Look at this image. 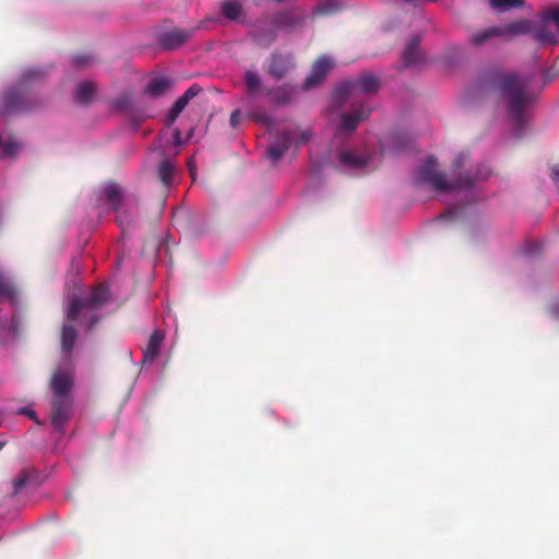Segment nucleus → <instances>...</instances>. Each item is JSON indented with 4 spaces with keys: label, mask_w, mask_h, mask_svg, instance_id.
<instances>
[{
    "label": "nucleus",
    "mask_w": 559,
    "mask_h": 559,
    "mask_svg": "<svg viewBox=\"0 0 559 559\" xmlns=\"http://www.w3.org/2000/svg\"><path fill=\"white\" fill-rule=\"evenodd\" d=\"M524 2V0H489L490 7L499 12H506L514 8H522Z\"/></svg>",
    "instance_id": "obj_26"
},
{
    "label": "nucleus",
    "mask_w": 559,
    "mask_h": 559,
    "mask_svg": "<svg viewBox=\"0 0 559 559\" xmlns=\"http://www.w3.org/2000/svg\"><path fill=\"white\" fill-rule=\"evenodd\" d=\"M294 68L293 57L290 55L271 53L266 60L265 71L273 80L284 79Z\"/></svg>",
    "instance_id": "obj_7"
},
{
    "label": "nucleus",
    "mask_w": 559,
    "mask_h": 559,
    "mask_svg": "<svg viewBox=\"0 0 559 559\" xmlns=\"http://www.w3.org/2000/svg\"><path fill=\"white\" fill-rule=\"evenodd\" d=\"M489 174L487 166L471 168L468 156L465 154H460L453 162V178L450 181L439 171L437 159L433 156L427 157L416 171L417 180L430 186L437 192L472 187L478 180L486 179Z\"/></svg>",
    "instance_id": "obj_1"
},
{
    "label": "nucleus",
    "mask_w": 559,
    "mask_h": 559,
    "mask_svg": "<svg viewBox=\"0 0 559 559\" xmlns=\"http://www.w3.org/2000/svg\"><path fill=\"white\" fill-rule=\"evenodd\" d=\"M251 117L259 121V122H262V123H265V124H269L270 123V118L264 116V115H259V114H252Z\"/></svg>",
    "instance_id": "obj_37"
},
{
    "label": "nucleus",
    "mask_w": 559,
    "mask_h": 559,
    "mask_svg": "<svg viewBox=\"0 0 559 559\" xmlns=\"http://www.w3.org/2000/svg\"><path fill=\"white\" fill-rule=\"evenodd\" d=\"M492 37H499L497 26H492V27H489V28H486L478 33L473 34L469 37V41L474 46L478 47V46H481L483 44H485L487 40H489Z\"/></svg>",
    "instance_id": "obj_24"
},
{
    "label": "nucleus",
    "mask_w": 559,
    "mask_h": 559,
    "mask_svg": "<svg viewBox=\"0 0 559 559\" xmlns=\"http://www.w3.org/2000/svg\"><path fill=\"white\" fill-rule=\"evenodd\" d=\"M536 38L539 41H543V43H550V44L556 43L555 36L552 34H549V33L545 32V31L537 32L536 33Z\"/></svg>",
    "instance_id": "obj_33"
},
{
    "label": "nucleus",
    "mask_w": 559,
    "mask_h": 559,
    "mask_svg": "<svg viewBox=\"0 0 559 559\" xmlns=\"http://www.w3.org/2000/svg\"><path fill=\"white\" fill-rule=\"evenodd\" d=\"M546 19L548 21H551L554 22L555 26L557 27L558 32H559V9H551L547 12L546 14Z\"/></svg>",
    "instance_id": "obj_34"
},
{
    "label": "nucleus",
    "mask_w": 559,
    "mask_h": 559,
    "mask_svg": "<svg viewBox=\"0 0 559 559\" xmlns=\"http://www.w3.org/2000/svg\"><path fill=\"white\" fill-rule=\"evenodd\" d=\"M103 193L105 202L112 211L117 212V223L124 231V229L132 224L133 219L127 215L124 210L120 209L123 195L121 187L117 183L110 182L104 187Z\"/></svg>",
    "instance_id": "obj_5"
},
{
    "label": "nucleus",
    "mask_w": 559,
    "mask_h": 559,
    "mask_svg": "<svg viewBox=\"0 0 559 559\" xmlns=\"http://www.w3.org/2000/svg\"><path fill=\"white\" fill-rule=\"evenodd\" d=\"M19 150V144L14 141H10L3 145V154L5 157H12Z\"/></svg>",
    "instance_id": "obj_32"
},
{
    "label": "nucleus",
    "mask_w": 559,
    "mask_h": 559,
    "mask_svg": "<svg viewBox=\"0 0 559 559\" xmlns=\"http://www.w3.org/2000/svg\"><path fill=\"white\" fill-rule=\"evenodd\" d=\"M551 178L554 181L559 182V165H556L551 170Z\"/></svg>",
    "instance_id": "obj_38"
},
{
    "label": "nucleus",
    "mask_w": 559,
    "mask_h": 559,
    "mask_svg": "<svg viewBox=\"0 0 559 559\" xmlns=\"http://www.w3.org/2000/svg\"><path fill=\"white\" fill-rule=\"evenodd\" d=\"M531 27H532V22L528 20H525V19L512 22L507 25L497 26L499 37H504L508 39L513 38L514 36L520 35V34L530 33Z\"/></svg>",
    "instance_id": "obj_17"
},
{
    "label": "nucleus",
    "mask_w": 559,
    "mask_h": 559,
    "mask_svg": "<svg viewBox=\"0 0 559 559\" xmlns=\"http://www.w3.org/2000/svg\"><path fill=\"white\" fill-rule=\"evenodd\" d=\"M221 12L227 20L235 21L242 14V5L236 0H227L222 3Z\"/></svg>",
    "instance_id": "obj_23"
},
{
    "label": "nucleus",
    "mask_w": 559,
    "mask_h": 559,
    "mask_svg": "<svg viewBox=\"0 0 559 559\" xmlns=\"http://www.w3.org/2000/svg\"><path fill=\"white\" fill-rule=\"evenodd\" d=\"M41 75H43V72L39 69H29L24 74L26 80L38 79Z\"/></svg>",
    "instance_id": "obj_35"
},
{
    "label": "nucleus",
    "mask_w": 559,
    "mask_h": 559,
    "mask_svg": "<svg viewBox=\"0 0 559 559\" xmlns=\"http://www.w3.org/2000/svg\"><path fill=\"white\" fill-rule=\"evenodd\" d=\"M528 85V80L514 73L503 74L499 79L501 97L512 121L520 130L524 126V108L532 102V96L527 92Z\"/></svg>",
    "instance_id": "obj_3"
},
{
    "label": "nucleus",
    "mask_w": 559,
    "mask_h": 559,
    "mask_svg": "<svg viewBox=\"0 0 559 559\" xmlns=\"http://www.w3.org/2000/svg\"><path fill=\"white\" fill-rule=\"evenodd\" d=\"M72 399H52L51 425L56 431L63 435V428L71 418Z\"/></svg>",
    "instance_id": "obj_6"
},
{
    "label": "nucleus",
    "mask_w": 559,
    "mask_h": 559,
    "mask_svg": "<svg viewBox=\"0 0 559 559\" xmlns=\"http://www.w3.org/2000/svg\"><path fill=\"white\" fill-rule=\"evenodd\" d=\"M29 474L27 471H22L17 477L13 480V492H20L28 483Z\"/></svg>",
    "instance_id": "obj_29"
},
{
    "label": "nucleus",
    "mask_w": 559,
    "mask_h": 559,
    "mask_svg": "<svg viewBox=\"0 0 559 559\" xmlns=\"http://www.w3.org/2000/svg\"><path fill=\"white\" fill-rule=\"evenodd\" d=\"M169 87V82L165 78H154L152 79L144 90V94L157 98L164 95Z\"/></svg>",
    "instance_id": "obj_22"
},
{
    "label": "nucleus",
    "mask_w": 559,
    "mask_h": 559,
    "mask_svg": "<svg viewBox=\"0 0 559 559\" xmlns=\"http://www.w3.org/2000/svg\"><path fill=\"white\" fill-rule=\"evenodd\" d=\"M420 36L413 35L404 51H403V63L405 67H415L421 63L424 60L423 53L419 50Z\"/></svg>",
    "instance_id": "obj_16"
},
{
    "label": "nucleus",
    "mask_w": 559,
    "mask_h": 559,
    "mask_svg": "<svg viewBox=\"0 0 559 559\" xmlns=\"http://www.w3.org/2000/svg\"><path fill=\"white\" fill-rule=\"evenodd\" d=\"M109 290L104 284L93 288L87 298L73 297L68 308V324H64L61 331V349L66 355V359L70 361L71 353L78 337V332L72 322L81 317L87 319V326L92 329L98 321L99 316L95 311L99 310L108 300Z\"/></svg>",
    "instance_id": "obj_2"
},
{
    "label": "nucleus",
    "mask_w": 559,
    "mask_h": 559,
    "mask_svg": "<svg viewBox=\"0 0 559 559\" xmlns=\"http://www.w3.org/2000/svg\"><path fill=\"white\" fill-rule=\"evenodd\" d=\"M370 110L365 106L356 107L352 112H343L341 115L340 130L353 132L357 124L369 116Z\"/></svg>",
    "instance_id": "obj_15"
},
{
    "label": "nucleus",
    "mask_w": 559,
    "mask_h": 559,
    "mask_svg": "<svg viewBox=\"0 0 559 559\" xmlns=\"http://www.w3.org/2000/svg\"><path fill=\"white\" fill-rule=\"evenodd\" d=\"M20 413L24 414V415H27V416H29L32 418L35 417V413L33 411L28 409V408H22Z\"/></svg>",
    "instance_id": "obj_40"
},
{
    "label": "nucleus",
    "mask_w": 559,
    "mask_h": 559,
    "mask_svg": "<svg viewBox=\"0 0 559 559\" xmlns=\"http://www.w3.org/2000/svg\"><path fill=\"white\" fill-rule=\"evenodd\" d=\"M164 337L165 335L160 331L156 330L152 333V335L148 338L146 348L144 349L143 353V362H151L157 357Z\"/></svg>",
    "instance_id": "obj_19"
},
{
    "label": "nucleus",
    "mask_w": 559,
    "mask_h": 559,
    "mask_svg": "<svg viewBox=\"0 0 559 559\" xmlns=\"http://www.w3.org/2000/svg\"><path fill=\"white\" fill-rule=\"evenodd\" d=\"M4 443L3 442H0V451L2 450Z\"/></svg>",
    "instance_id": "obj_42"
},
{
    "label": "nucleus",
    "mask_w": 559,
    "mask_h": 559,
    "mask_svg": "<svg viewBox=\"0 0 559 559\" xmlns=\"http://www.w3.org/2000/svg\"><path fill=\"white\" fill-rule=\"evenodd\" d=\"M200 92L201 87L197 84H193L188 90H186L185 93L177 98V100L170 108L169 112L167 114L166 123L168 126L173 124L179 117V115L183 111V109L187 107L189 102L193 97H195Z\"/></svg>",
    "instance_id": "obj_12"
},
{
    "label": "nucleus",
    "mask_w": 559,
    "mask_h": 559,
    "mask_svg": "<svg viewBox=\"0 0 559 559\" xmlns=\"http://www.w3.org/2000/svg\"><path fill=\"white\" fill-rule=\"evenodd\" d=\"M239 121H240V110L235 109L230 115L229 123L233 128H237L239 124Z\"/></svg>",
    "instance_id": "obj_36"
},
{
    "label": "nucleus",
    "mask_w": 559,
    "mask_h": 559,
    "mask_svg": "<svg viewBox=\"0 0 559 559\" xmlns=\"http://www.w3.org/2000/svg\"><path fill=\"white\" fill-rule=\"evenodd\" d=\"M272 23L277 31L290 33L297 27L304 25L305 19L294 14L293 12L285 11L275 14L272 17Z\"/></svg>",
    "instance_id": "obj_13"
},
{
    "label": "nucleus",
    "mask_w": 559,
    "mask_h": 559,
    "mask_svg": "<svg viewBox=\"0 0 559 559\" xmlns=\"http://www.w3.org/2000/svg\"><path fill=\"white\" fill-rule=\"evenodd\" d=\"M273 94L278 104H286L290 100V93L285 87L275 88Z\"/></svg>",
    "instance_id": "obj_31"
},
{
    "label": "nucleus",
    "mask_w": 559,
    "mask_h": 559,
    "mask_svg": "<svg viewBox=\"0 0 559 559\" xmlns=\"http://www.w3.org/2000/svg\"><path fill=\"white\" fill-rule=\"evenodd\" d=\"M92 61H93V56L87 55V53L75 55L72 59V62L76 68L87 67L92 63Z\"/></svg>",
    "instance_id": "obj_30"
},
{
    "label": "nucleus",
    "mask_w": 559,
    "mask_h": 559,
    "mask_svg": "<svg viewBox=\"0 0 559 559\" xmlns=\"http://www.w3.org/2000/svg\"><path fill=\"white\" fill-rule=\"evenodd\" d=\"M175 140L177 142H180V131L179 130H175Z\"/></svg>",
    "instance_id": "obj_41"
},
{
    "label": "nucleus",
    "mask_w": 559,
    "mask_h": 559,
    "mask_svg": "<svg viewBox=\"0 0 559 559\" xmlns=\"http://www.w3.org/2000/svg\"><path fill=\"white\" fill-rule=\"evenodd\" d=\"M340 163L348 169H359L367 165V157L352 150H343L338 153Z\"/></svg>",
    "instance_id": "obj_18"
},
{
    "label": "nucleus",
    "mask_w": 559,
    "mask_h": 559,
    "mask_svg": "<svg viewBox=\"0 0 559 559\" xmlns=\"http://www.w3.org/2000/svg\"><path fill=\"white\" fill-rule=\"evenodd\" d=\"M277 37V29L272 24V27L266 29L264 27H259L255 33V40L263 46H269L273 41H275Z\"/></svg>",
    "instance_id": "obj_25"
},
{
    "label": "nucleus",
    "mask_w": 559,
    "mask_h": 559,
    "mask_svg": "<svg viewBox=\"0 0 559 559\" xmlns=\"http://www.w3.org/2000/svg\"><path fill=\"white\" fill-rule=\"evenodd\" d=\"M308 140H309V134H308V132H306V131H305V132H301V134H300V139H299L298 143H299V144H300V143H305V142H307Z\"/></svg>",
    "instance_id": "obj_39"
},
{
    "label": "nucleus",
    "mask_w": 559,
    "mask_h": 559,
    "mask_svg": "<svg viewBox=\"0 0 559 559\" xmlns=\"http://www.w3.org/2000/svg\"><path fill=\"white\" fill-rule=\"evenodd\" d=\"M95 91L96 86L94 83L90 81L81 82L74 91V99L81 105H86L92 100Z\"/></svg>",
    "instance_id": "obj_21"
},
{
    "label": "nucleus",
    "mask_w": 559,
    "mask_h": 559,
    "mask_svg": "<svg viewBox=\"0 0 559 559\" xmlns=\"http://www.w3.org/2000/svg\"><path fill=\"white\" fill-rule=\"evenodd\" d=\"M246 92L250 97L258 95L262 88V79L255 70H247L243 74Z\"/></svg>",
    "instance_id": "obj_20"
},
{
    "label": "nucleus",
    "mask_w": 559,
    "mask_h": 559,
    "mask_svg": "<svg viewBox=\"0 0 559 559\" xmlns=\"http://www.w3.org/2000/svg\"><path fill=\"white\" fill-rule=\"evenodd\" d=\"M199 27L187 29V28H174L169 32H165L158 36V44L165 50H174L186 44L194 34Z\"/></svg>",
    "instance_id": "obj_9"
},
{
    "label": "nucleus",
    "mask_w": 559,
    "mask_h": 559,
    "mask_svg": "<svg viewBox=\"0 0 559 559\" xmlns=\"http://www.w3.org/2000/svg\"><path fill=\"white\" fill-rule=\"evenodd\" d=\"M378 90L379 80L374 75L366 73L356 80L340 84L335 91V98L341 104L348 97L376 94Z\"/></svg>",
    "instance_id": "obj_4"
},
{
    "label": "nucleus",
    "mask_w": 559,
    "mask_h": 559,
    "mask_svg": "<svg viewBox=\"0 0 559 559\" xmlns=\"http://www.w3.org/2000/svg\"><path fill=\"white\" fill-rule=\"evenodd\" d=\"M28 108L19 88H10L3 98L2 114L22 112Z\"/></svg>",
    "instance_id": "obj_14"
},
{
    "label": "nucleus",
    "mask_w": 559,
    "mask_h": 559,
    "mask_svg": "<svg viewBox=\"0 0 559 559\" xmlns=\"http://www.w3.org/2000/svg\"><path fill=\"white\" fill-rule=\"evenodd\" d=\"M50 386L53 393L52 399H71L70 392L73 386V374L71 370H62L53 373Z\"/></svg>",
    "instance_id": "obj_10"
},
{
    "label": "nucleus",
    "mask_w": 559,
    "mask_h": 559,
    "mask_svg": "<svg viewBox=\"0 0 559 559\" xmlns=\"http://www.w3.org/2000/svg\"><path fill=\"white\" fill-rule=\"evenodd\" d=\"M174 170V165L169 160L164 159L158 167L159 180L164 185H169L173 179Z\"/></svg>",
    "instance_id": "obj_27"
},
{
    "label": "nucleus",
    "mask_w": 559,
    "mask_h": 559,
    "mask_svg": "<svg viewBox=\"0 0 559 559\" xmlns=\"http://www.w3.org/2000/svg\"><path fill=\"white\" fill-rule=\"evenodd\" d=\"M294 138V130H285L281 132L277 139L267 147V158L273 164L278 162L284 156V154L290 148Z\"/></svg>",
    "instance_id": "obj_11"
},
{
    "label": "nucleus",
    "mask_w": 559,
    "mask_h": 559,
    "mask_svg": "<svg viewBox=\"0 0 559 559\" xmlns=\"http://www.w3.org/2000/svg\"><path fill=\"white\" fill-rule=\"evenodd\" d=\"M334 63L333 60L322 55L320 56L312 64L309 75L306 78L304 82L305 90H311L320 84L328 73L333 69Z\"/></svg>",
    "instance_id": "obj_8"
},
{
    "label": "nucleus",
    "mask_w": 559,
    "mask_h": 559,
    "mask_svg": "<svg viewBox=\"0 0 559 559\" xmlns=\"http://www.w3.org/2000/svg\"><path fill=\"white\" fill-rule=\"evenodd\" d=\"M337 9H338L337 0H323L316 9V13L332 14V13L336 12Z\"/></svg>",
    "instance_id": "obj_28"
}]
</instances>
